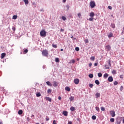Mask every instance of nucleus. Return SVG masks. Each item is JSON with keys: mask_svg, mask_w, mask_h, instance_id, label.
<instances>
[{"mask_svg": "<svg viewBox=\"0 0 124 124\" xmlns=\"http://www.w3.org/2000/svg\"><path fill=\"white\" fill-rule=\"evenodd\" d=\"M36 95L37 97H40V96H41V94L40 93H37Z\"/></svg>", "mask_w": 124, "mask_h": 124, "instance_id": "obj_27", "label": "nucleus"}, {"mask_svg": "<svg viewBox=\"0 0 124 124\" xmlns=\"http://www.w3.org/2000/svg\"><path fill=\"white\" fill-rule=\"evenodd\" d=\"M60 31H62V32H63V31H64V30L62 29H61Z\"/></svg>", "mask_w": 124, "mask_h": 124, "instance_id": "obj_53", "label": "nucleus"}, {"mask_svg": "<svg viewBox=\"0 0 124 124\" xmlns=\"http://www.w3.org/2000/svg\"><path fill=\"white\" fill-rule=\"evenodd\" d=\"M46 33H47V32L46 31H45V30H42L40 32V34L42 37H46Z\"/></svg>", "mask_w": 124, "mask_h": 124, "instance_id": "obj_3", "label": "nucleus"}, {"mask_svg": "<svg viewBox=\"0 0 124 124\" xmlns=\"http://www.w3.org/2000/svg\"><path fill=\"white\" fill-rule=\"evenodd\" d=\"M46 84L47 85V86H50V87H52V85L50 81H47L46 82Z\"/></svg>", "mask_w": 124, "mask_h": 124, "instance_id": "obj_18", "label": "nucleus"}, {"mask_svg": "<svg viewBox=\"0 0 124 124\" xmlns=\"http://www.w3.org/2000/svg\"><path fill=\"white\" fill-rule=\"evenodd\" d=\"M118 84H119V82H118V81H114L113 82V84L114 86H117V85H118Z\"/></svg>", "mask_w": 124, "mask_h": 124, "instance_id": "obj_38", "label": "nucleus"}, {"mask_svg": "<svg viewBox=\"0 0 124 124\" xmlns=\"http://www.w3.org/2000/svg\"><path fill=\"white\" fill-rule=\"evenodd\" d=\"M72 16L71 15V14H70V15H69V17H70V18H71Z\"/></svg>", "mask_w": 124, "mask_h": 124, "instance_id": "obj_63", "label": "nucleus"}, {"mask_svg": "<svg viewBox=\"0 0 124 124\" xmlns=\"http://www.w3.org/2000/svg\"><path fill=\"white\" fill-rule=\"evenodd\" d=\"M108 9H110V10H111L112 9V6H108Z\"/></svg>", "mask_w": 124, "mask_h": 124, "instance_id": "obj_49", "label": "nucleus"}, {"mask_svg": "<svg viewBox=\"0 0 124 124\" xmlns=\"http://www.w3.org/2000/svg\"><path fill=\"white\" fill-rule=\"evenodd\" d=\"M17 18H18V16H17V15H14L13 16L12 19H13V20H16Z\"/></svg>", "mask_w": 124, "mask_h": 124, "instance_id": "obj_25", "label": "nucleus"}, {"mask_svg": "<svg viewBox=\"0 0 124 124\" xmlns=\"http://www.w3.org/2000/svg\"><path fill=\"white\" fill-rule=\"evenodd\" d=\"M108 82H113V77L112 76H110L108 78Z\"/></svg>", "mask_w": 124, "mask_h": 124, "instance_id": "obj_9", "label": "nucleus"}, {"mask_svg": "<svg viewBox=\"0 0 124 124\" xmlns=\"http://www.w3.org/2000/svg\"><path fill=\"white\" fill-rule=\"evenodd\" d=\"M18 115H22L23 114V110L22 109H20L18 111Z\"/></svg>", "mask_w": 124, "mask_h": 124, "instance_id": "obj_20", "label": "nucleus"}, {"mask_svg": "<svg viewBox=\"0 0 124 124\" xmlns=\"http://www.w3.org/2000/svg\"><path fill=\"white\" fill-rule=\"evenodd\" d=\"M32 5H34V6H35H35H36V4L35 3V2H33L32 3Z\"/></svg>", "mask_w": 124, "mask_h": 124, "instance_id": "obj_48", "label": "nucleus"}, {"mask_svg": "<svg viewBox=\"0 0 124 124\" xmlns=\"http://www.w3.org/2000/svg\"><path fill=\"white\" fill-rule=\"evenodd\" d=\"M89 87L90 88H93V84L90 83Z\"/></svg>", "mask_w": 124, "mask_h": 124, "instance_id": "obj_46", "label": "nucleus"}, {"mask_svg": "<svg viewBox=\"0 0 124 124\" xmlns=\"http://www.w3.org/2000/svg\"><path fill=\"white\" fill-rule=\"evenodd\" d=\"M65 90L67 91V92H70V88H69V87H66Z\"/></svg>", "mask_w": 124, "mask_h": 124, "instance_id": "obj_21", "label": "nucleus"}, {"mask_svg": "<svg viewBox=\"0 0 124 124\" xmlns=\"http://www.w3.org/2000/svg\"><path fill=\"white\" fill-rule=\"evenodd\" d=\"M33 117H34V115H33V114H32V115H31V119H34V118H32Z\"/></svg>", "mask_w": 124, "mask_h": 124, "instance_id": "obj_58", "label": "nucleus"}, {"mask_svg": "<svg viewBox=\"0 0 124 124\" xmlns=\"http://www.w3.org/2000/svg\"><path fill=\"white\" fill-rule=\"evenodd\" d=\"M45 99L46 100H47L48 101H49V102H52V98L49 97H45Z\"/></svg>", "mask_w": 124, "mask_h": 124, "instance_id": "obj_10", "label": "nucleus"}, {"mask_svg": "<svg viewBox=\"0 0 124 124\" xmlns=\"http://www.w3.org/2000/svg\"><path fill=\"white\" fill-rule=\"evenodd\" d=\"M85 43H89V40L86 39L84 40Z\"/></svg>", "mask_w": 124, "mask_h": 124, "instance_id": "obj_47", "label": "nucleus"}, {"mask_svg": "<svg viewBox=\"0 0 124 124\" xmlns=\"http://www.w3.org/2000/svg\"><path fill=\"white\" fill-rule=\"evenodd\" d=\"M92 120H96V116H95V115H93L92 116Z\"/></svg>", "mask_w": 124, "mask_h": 124, "instance_id": "obj_40", "label": "nucleus"}, {"mask_svg": "<svg viewBox=\"0 0 124 124\" xmlns=\"http://www.w3.org/2000/svg\"><path fill=\"white\" fill-rule=\"evenodd\" d=\"M62 20H63V21H65V20H66V17H65V16H62Z\"/></svg>", "mask_w": 124, "mask_h": 124, "instance_id": "obj_37", "label": "nucleus"}, {"mask_svg": "<svg viewBox=\"0 0 124 124\" xmlns=\"http://www.w3.org/2000/svg\"><path fill=\"white\" fill-rule=\"evenodd\" d=\"M108 76H109V75H108V74L107 73H105L104 75V78H105V79H106V78H107L108 77Z\"/></svg>", "mask_w": 124, "mask_h": 124, "instance_id": "obj_23", "label": "nucleus"}, {"mask_svg": "<svg viewBox=\"0 0 124 124\" xmlns=\"http://www.w3.org/2000/svg\"><path fill=\"white\" fill-rule=\"evenodd\" d=\"M12 30L13 31H16V28L15 26H13Z\"/></svg>", "mask_w": 124, "mask_h": 124, "instance_id": "obj_41", "label": "nucleus"}, {"mask_svg": "<svg viewBox=\"0 0 124 124\" xmlns=\"http://www.w3.org/2000/svg\"><path fill=\"white\" fill-rule=\"evenodd\" d=\"M93 19L94 18L93 17H91L90 18H89L88 20H89V21H93Z\"/></svg>", "mask_w": 124, "mask_h": 124, "instance_id": "obj_43", "label": "nucleus"}, {"mask_svg": "<svg viewBox=\"0 0 124 124\" xmlns=\"http://www.w3.org/2000/svg\"><path fill=\"white\" fill-rule=\"evenodd\" d=\"M49 120H50V119H49V118H46V121H49Z\"/></svg>", "mask_w": 124, "mask_h": 124, "instance_id": "obj_59", "label": "nucleus"}, {"mask_svg": "<svg viewBox=\"0 0 124 124\" xmlns=\"http://www.w3.org/2000/svg\"><path fill=\"white\" fill-rule=\"evenodd\" d=\"M78 17H81V14L78 13Z\"/></svg>", "mask_w": 124, "mask_h": 124, "instance_id": "obj_52", "label": "nucleus"}, {"mask_svg": "<svg viewBox=\"0 0 124 124\" xmlns=\"http://www.w3.org/2000/svg\"><path fill=\"white\" fill-rule=\"evenodd\" d=\"M95 109L96 110V111H98V113H99V111H100V109L99 108L96 107H95Z\"/></svg>", "mask_w": 124, "mask_h": 124, "instance_id": "obj_39", "label": "nucleus"}, {"mask_svg": "<svg viewBox=\"0 0 124 124\" xmlns=\"http://www.w3.org/2000/svg\"><path fill=\"white\" fill-rule=\"evenodd\" d=\"M0 48L3 50V49H4V47L3 46H0Z\"/></svg>", "mask_w": 124, "mask_h": 124, "instance_id": "obj_61", "label": "nucleus"}, {"mask_svg": "<svg viewBox=\"0 0 124 124\" xmlns=\"http://www.w3.org/2000/svg\"><path fill=\"white\" fill-rule=\"evenodd\" d=\"M40 11L43 12H44V10H43V9H42L40 10Z\"/></svg>", "mask_w": 124, "mask_h": 124, "instance_id": "obj_60", "label": "nucleus"}, {"mask_svg": "<svg viewBox=\"0 0 124 124\" xmlns=\"http://www.w3.org/2000/svg\"><path fill=\"white\" fill-rule=\"evenodd\" d=\"M90 5L91 8H94L95 6H96V4H95V2L93 0L91 1L90 2Z\"/></svg>", "mask_w": 124, "mask_h": 124, "instance_id": "obj_2", "label": "nucleus"}, {"mask_svg": "<svg viewBox=\"0 0 124 124\" xmlns=\"http://www.w3.org/2000/svg\"><path fill=\"white\" fill-rule=\"evenodd\" d=\"M89 78H93V74H89Z\"/></svg>", "mask_w": 124, "mask_h": 124, "instance_id": "obj_32", "label": "nucleus"}, {"mask_svg": "<svg viewBox=\"0 0 124 124\" xmlns=\"http://www.w3.org/2000/svg\"><path fill=\"white\" fill-rule=\"evenodd\" d=\"M101 111H105V108L102 107L101 108Z\"/></svg>", "mask_w": 124, "mask_h": 124, "instance_id": "obj_45", "label": "nucleus"}, {"mask_svg": "<svg viewBox=\"0 0 124 124\" xmlns=\"http://www.w3.org/2000/svg\"><path fill=\"white\" fill-rule=\"evenodd\" d=\"M42 54L44 57H47L48 55H49V52H48V50H47L46 49L43 50L42 51Z\"/></svg>", "mask_w": 124, "mask_h": 124, "instance_id": "obj_1", "label": "nucleus"}, {"mask_svg": "<svg viewBox=\"0 0 124 124\" xmlns=\"http://www.w3.org/2000/svg\"><path fill=\"white\" fill-rule=\"evenodd\" d=\"M58 99H59V100H61L62 99V97L59 96V97H58Z\"/></svg>", "mask_w": 124, "mask_h": 124, "instance_id": "obj_56", "label": "nucleus"}, {"mask_svg": "<svg viewBox=\"0 0 124 124\" xmlns=\"http://www.w3.org/2000/svg\"><path fill=\"white\" fill-rule=\"evenodd\" d=\"M68 114V112L66 111H64L63 112V115H64L65 117H67V115Z\"/></svg>", "mask_w": 124, "mask_h": 124, "instance_id": "obj_15", "label": "nucleus"}, {"mask_svg": "<svg viewBox=\"0 0 124 124\" xmlns=\"http://www.w3.org/2000/svg\"><path fill=\"white\" fill-rule=\"evenodd\" d=\"M95 83L96 85H99L100 84V82H99V80H95Z\"/></svg>", "mask_w": 124, "mask_h": 124, "instance_id": "obj_28", "label": "nucleus"}, {"mask_svg": "<svg viewBox=\"0 0 124 124\" xmlns=\"http://www.w3.org/2000/svg\"><path fill=\"white\" fill-rule=\"evenodd\" d=\"M66 1V0H62V2H65Z\"/></svg>", "mask_w": 124, "mask_h": 124, "instance_id": "obj_62", "label": "nucleus"}, {"mask_svg": "<svg viewBox=\"0 0 124 124\" xmlns=\"http://www.w3.org/2000/svg\"><path fill=\"white\" fill-rule=\"evenodd\" d=\"M112 74H113L114 75L117 74V72H116V70H113L112 71Z\"/></svg>", "mask_w": 124, "mask_h": 124, "instance_id": "obj_36", "label": "nucleus"}, {"mask_svg": "<svg viewBox=\"0 0 124 124\" xmlns=\"http://www.w3.org/2000/svg\"><path fill=\"white\" fill-rule=\"evenodd\" d=\"M53 124H57V123L56 122V120H53Z\"/></svg>", "mask_w": 124, "mask_h": 124, "instance_id": "obj_50", "label": "nucleus"}, {"mask_svg": "<svg viewBox=\"0 0 124 124\" xmlns=\"http://www.w3.org/2000/svg\"><path fill=\"white\" fill-rule=\"evenodd\" d=\"M58 83L56 81L53 82V87H58Z\"/></svg>", "mask_w": 124, "mask_h": 124, "instance_id": "obj_17", "label": "nucleus"}, {"mask_svg": "<svg viewBox=\"0 0 124 124\" xmlns=\"http://www.w3.org/2000/svg\"><path fill=\"white\" fill-rule=\"evenodd\" d=\"M108 38H111V37H114L113 35V33L110 32L109 34L108 35Z\"/></svg>", "mask_w": 124, "mask_h": 124, "instance_id": "obj_12", "label": "nucleus"}, {"mask_svg": "<svg viewBox=\"0 0 124 124\" xmlns=\"http://www.w3.org/2000/svg\"><path fill=\"white\" fill-rule=\"evenodd\" d=\"M70 109L72 111V112H73L75 110V108H74V107H71L70 108Z\"/></svg>", "mask_w": 124, "mask_h": 124, "instance_id": "obj_26", "label": "nucleus"}, {"mask_svg": "<svg viewBox=\"0 0 124 124\" xmlns=\"http://www.w3.org/2000/svg\"><path fill=\"white\" fill-rule=\"evenodd\" d=\"M111 28L112 29H115L116 28V26L115 25V23H112L110 25Z\"/></svg>", "mask_w": 124, "mask_h": 124, "instance_id": "obj_14", "label": "nucleus"}, {"mask_svg": "<svg viewBox=\"0 0 124 124\" xmlns=\"http://www.w3.org/2000/svg\"><path fill=\"white\" fill-rule=\"evenodd\" d=\"M66 7H67V10L68 11L69 10V7H70V6H69V5L67 4L66 5Z\"/></svg>", "mask_w": 124, "mask_h": 124, "instance_id": "obj_44", "label": "nucleus"}, {"mask_svg": "<svg viewBox=\"0 0 124 124\" xmlns=\"http://www.w3.org/2000/svg\"><path fill=\"white\" fill-rule=\"evenodd\" d=\"M97 62L94 63V66H97Z\"/></svg>", "mask_w": 124, "mask_h": 124, "instance_id": "obj_57", "label": "nucleus"}, {"mask_svg": "<svg viewBox=\"0 0 124 124\" xmlns=\"http://www.w3.org/2000/svg\"><path fill=\"white\" fill-rule=\"evenodd\" d=\"M68 124H72V122L71 121L68 122Z\"/></svg>", "mask_w": 124, "mask_h": 124, "instance_id": "obj_54", "label": "nucleus"}, {"mask_svg": "<svg viewBox=\"0 0 124 124\" xmlns=\"http://www.w3.org/2000/svg\"><path fill=\"white\" fill-rule=\"evenodd\" d=\"M90 60H91V61H94V60H95V57L94 56H92L90 58Z\"/></svg>", "mask_w": 124, "mask_h": 124, "instance_id": "obj_33", "label": "nucleus"}, {"mask_svg": "<svg viewBox=\"0 0 124 124\" xmlns=\"http://www.w3.org/2000/svg\"><path fill=\"white\" fill-rule=\"evenodd\" d=\"M110 114L112 117H115L116 116V114H115V111H114V110H111L110 111Z\"/></svg>", "mask_w": 124, "mask_h": 124, "instance_id": "obj_7", "label": "nucleus"}, {"mask_svg": "<svg viewBox=\"0 0 124 124\" xmlns=\"http://www.w3.org/2000/svg\"><path fill=\"white\" fill-rule=\"evenodd\" d=\"M55 62H60V59H59V58H56Z\"/></svg>", "mask_w": 124, "mask_h": 124, "instance_id": "obj_31", "label": "nucleus"}, {"mask_svg": "<svg viewBox=\"0 0 124 124\" xmlns=\"http://www.w3.org/2000/svg\"><path fill=\"white\" fill-rule=\"evenodd\" d=\"M74 81L75 84H76V85H78V84H79V82H80V81L79 80V79L78 78L75 79Z\"/></svg>", "mask_w": 124, "mask_h": 124, "instance_id": "obj_6", "label": "nucleus"}, {"mask_svg": "<svg viewBox=\"0 0 124 124\" xmlns=\"http://www.w3.org/2000/svg\"><path fill=\"white\" fill-rule=\"evenodd\" d=\"M25 4H29V0H23Z\"/></svg>", "mask_w": 124, "mask_h": 124, "instance_id": "obj_34", "label": "nucleus"}, {"mask_svg": "<svg viewBox=\"0 0 124 124\" xmlns=\"http://www.w3.org/2000/svg\"><path fill=\"white\" fill-rule=\"evenodd\" d=\"M47 93H48V94H50V93H52V89H48L47 91Z\"/></svg>", "mask_w": 124, "mask_h": 124, "instance_id": "obj_22", "label": "nucleus"}, {"mask_svg": "<svg viewBox=\"0 0 124 124\" xmlns=\"http://www.w3.org/2000/svg\"><path fill=\"white\" fill-rule=\"evenodd\" d=\"M110 122H111V123H114V122H115V119H114V118H111V119H110Z\"/></svg>", "mask_w": 124, "mask_h": 124, "instance_id": "obj_42", "label": "nucleus"}, {"mask_svg": "<svg viewBox=\"0 0 124 124\" xmlns=\"http://www.w3.org/2000/svg\"><path fill=\"white\" fill-rule=\"evenodd\" d=\"M94 13H93V12H92L91 13H90V15L89 16L91 17H94Z\"/></svg>", "mask_w": 124, "mask_h": 124, "instance_id": "obj_11", "label": "nucleus"}, {"mask_svg": "<svg viewBox=\"0 0 124 124\" xmlns=\"http://www.w3.org/2000/svg\"><path fill=\"white\" fill-rule=\"evenodd\" d=\"M95 95L96 98H98V97H100V93H96Z\"/></svg>", "mask_w": 124, "mask_h": 124, "instance_id": "obj_16", "label": "nucleus"}, {"mask_svg": "<svg viewBox=\"0 0 124 124\" xmlns=\"http://www.w3.org/2000/svg\"><path fill=\"white\" fill-rule=\"evenodd\" d=\"M121 120L120 118H117L116 120V124H121Z\"/></svg>", "mask_w": 124, "mask_h": 124, "instance_id": "obj_8", "label": "nucleus"}, {"mask_svg": "<svg viewBox=\"0 0 124 124\" xmlns=\"http://www.w3.org/2000/svg\"><path fill=\"white\" fill-rule=\"evenodd\" d=\"M43 68L44 69H45L46 68V66H43Z\"/></svg>", "mask_w": 124, "mask_h": 124, "instance_id": "obj_64", "label": "nucleus"}, {"mask_svg": "<svg viewBox=\"0 0 124 124\" xmlns=\"http://www.w3.org/2000/svg\"><path fill=\"white\" fill-rule=\"evenodd\" d=\"M105 50L106 51H107L108 52L111 50V46L109 45H107L105 46Z\"/></svg>", "mask_w": 124, "mask_h": 124, "instance_id": "obj_4", "label": "nucleus"}, {"mask_svg": "<svg viewBox=\"0 0 124 124\" xmlns=\"http://www.w3.org/2000/svg\"><path fill=\"white\" fill-rule=\"evenodd\" d=\"M110 66H111V63L108 62L105 66L106 69H109L110 68Z\"/></svg>", "mask_w": 124, "mask_h": 124, "instance_id": "obj_5", "label": "nucleus"}, {"mask_svg": "<svg viewBox=\"0 0 124 124\" xmlns=\"http://www.w3.org/2000/svg\"><path fill=\"white\" fill-rule=\"evenodd\" d=\"M75 50L77 51V52H78V51H80V48L77 46L75 48Z\"/></svg>", "mask_w": 124, "mask_h": 124, "instance_id": "obj_35", "label": "nucleus"}, {"mask_svg": "<svg viewBox=\"0 0 124 124\" xmlns=\"http://www.w3.org/2000/svg\"><path fill=\"white\" fill-rule=\"evenodd\" d=\"M69 100L70 101L72 102L73 100H74V97L71 96V97H69Z\"/></svg>", "mask_w": 124, "mask_h": 124, "instance_id": "obj_19", "label": "nucleus"}, {"mask_svg": "<svg viewBox=\"0 0 124 124\" xmlns=\"http://www.w3.org/2000/svg\"><path fill=\"white\" fill-rule=\"evenodd\" d=\"M98 77H99V78L102 77V73H98Z\"/></svg>", "mask_w": 124, "mask_h": 124, "instance_id": "obj_30", "label": "nucleus"}, {"mask_svg": "<svg viewBox=\"0 0 124 124\" xmlns=\"http://www.w3.org/2000/svg\"><path fill=\"white\" fill-rule=\"evenodd\" d=\"M71 62H75V60L72 59V60H71Z\"/></svg>", "mask_w": 124, "mask_h": 124, "instance_id": "obj_51", "label": "nucleus"}, {"mask_svg": "<svg viewBox=\"0 0 124 124\" xmlns=\"http://www.w3.org/2000/svg\"><path fill=\"white\" fill-rule=\"evenodd\" d=\"M5 56H6V54L5 53H1V59H3V58H4V57H5Z\"/></svg>", "mask_w": 124, "mask_h": 124, "instance_id": "obj_13", "label": "nucleus"}, {"mask_svg": "<svg viewBox=\"0 0 124 124\" xmlns=\"http://www.w3.org/2000/svg\"><path fill=\"white\" fill-rule=\"evenodd\" d=\"M28 52H29V50L28 49H25L23 52V54H27V53H28Z\"/></svg>", "mask_w": 124, "mask_h": 124, "instance_id": "obj_24", "label": "nucleus"}, {"mask_svg": "<svg viewBox=\"0 0 124 124\" xmlns=\"http://www.w3.org/2000/svg\"><path fill=\"white\" fill-rule=\"evenodd\" d=\"M52 46L53 48H58V45H57V44L55 45V44H53Z\"/></svg>", "mask_w": 124, "mask_h": 124, "instance_id": "obj_29", "label": "nucleus"}, {"mask_svg": "<svg viewBox=\"0 0 124 124\" xmlns=\"http://www.w3.org/2000/svg\"><path fill=\"white\" fill-rule=\"evenodd\" d=\"M92 63H90L89 64V67H91V66H92Z\"/></svg>", "mask_w": 124, "mask_h": 124, "instance_id": "obj_55", "label": "nucleus"}]
</instances>
